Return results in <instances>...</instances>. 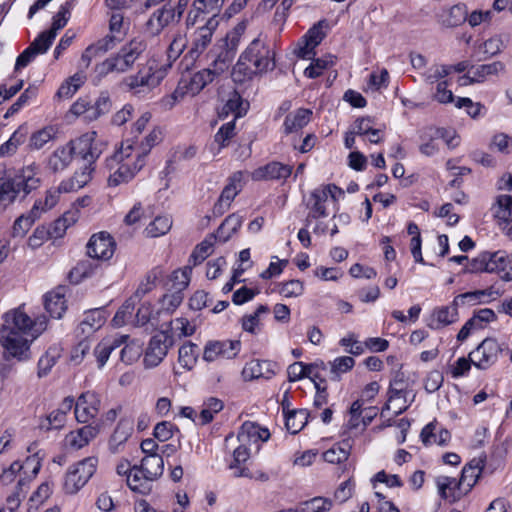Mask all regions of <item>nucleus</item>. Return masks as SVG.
<instances>
[{
  "instance_id": "f257e3e1",
  "label": "nucleus",
  "mask_w": 512,
  "mask_h": 512,
  "mask_svg": "<svg viewBox=\"0 0 512 512\" xmlns=\"http://www.w3.org/2000/svg\"><path fill=\"white\" fill-rule=\"evenodd\" d=\"M46 329V318L36 321L20 309L5 314L0 328V345L5 350V358L24 361L30 358V344Z\"/></svg>"
},
{
  "instance_id": "f03ea898",
  "label": "nucleus",
  "mask_w": 512,
  "mask_h": 512,
  "mask_svg": "<svg viewBox=\"0 0 512 512\" xmlns=\"http://www.w3.org/2000/svg\"><path fill=\"white\" fill-rule=\"evenodd\" d=\"M40 183L39 169L35 165H28L13 176L1 177L0 207L6 208L17 201H23Z\"/></svg>"
},
{
  "instance_id": "7ed1b4c3",
  "label": "nucleus",
  "mask_w": 512,
  "mask_h": 512,
  "mask_svg": "<svg viewBox=\"0 0 512 512\" xmlns=\"http://www.w3.org/2000/svg\"><path fill=\"white\" fill-rule=\"evenodd\" d=\"M274 66V52L260 38H255L241 54L232 77L235 82H242L244 77L267 72Z\"/></svg>"
},
{
  "instance_id": "20e7f679",
  "label": "nucleus",
  "mask_w": 512,
  "mask_h": 512,
  "mask_svg": "<svg viewBox=\"0 0 512 512\" xmlns=\"http://www.w3.org/2000/svg\"><path fill=\"white\" fill-rule=\"evenodd\" d=\"M146 161L134 152L132 143L126 141L111 157L107 158L106 166L111 174L108 178L109 186H118L128 183L145 166Z\"/></svg>"
},
{
  "instance_id": "39448f33",
  "label": "nucleus",
  "mask_w": 512,
  "mask_h": 512,
  "mask_svg": "<svg viewBox=\"0 0 512 512\" xmlns=\"http://www.w3.org/2000/svg\"><path fill=\"white\" fill-rule=\"evenodd\" d=\"M146 47V42L143 39H132L115 56L106 59L99 65L100 73H122L128 71L146 50Z\"/></svg>"
},
{
  "instance_id": "423d86ee",
  "label": "nucleus",
  "mask_w": 512,
  "mask_h": 512,
  "mask_svg": "<svg viewBox=\"0 0 512 512\" xmlns=\"http://www.w3.org/2000/svg\"><path fill=\"white\" fill-rule=\"evenodd\" d=\"M40 460L36 455L27 457L21 464L18 461L13 462L9 468L0 471V482L4 485L11 484L17 477L16 488L23 490L36 477L40 470Z\"/></svg>"
},
{
  "instance_id": "0eeeda50",
  "label": "nucleus",
  "mask_w": 512,
  "mask_h": 512,
  "mask_svg": "<svg viewBox=\"0 0 512 512\" xmlns=\"http://www.w3.org/2000/svg\"><path fill=\"white\" fill-rule=\"evenodd\" d=\"M98 459L87 457L69 467L65 475L64 490L68 494L77 493L96 472Z\"/></svg>"
},
{
  "instance_id": "6e6552de",
  "label": "nucleus",
  "mask_w": 512,
  "mask_h": 512,
  "mask_svg": "<svg viewBox=\"0 0 512 512\" xmlns=\"http://www.w3.org/2000/svg\"><path fill=\"white\" fill-rule=\"evenodd\" d=\"M174 339L167 331H160L155 334L147 347L144 363L146 367L152 368L158 366L173 346Z\"/></svg>"
},
{
  "instance_id": "1a4fd4ad",
  "label": "nucleus",
  "mask_w": 512,
  "mask_h": 512,
  "mask_svg": "<svg viewBox=\"0 0 512 512\" xmlns=\"http://www.w3.org/2000/svg\"><path fill=\"white\" fill-rule=\"evenodd\" d=\"M500 352L498 342L486 338L469 354V358L475 367L485 370L497 361Z\"/></svg>"
},
{
  "instance_id": "9d476101",
  "label": "nucleus",
  "mask_w": 512,
  "mask_h": 512,
  "mask_svg": "<svg viewBox=\"0 0 512 512\" xmlns=\"http://www.w3.org/2000/svg\"><path fill=\"white\" fill-rule=\"evenodd\" d=\"M218 26V20L215 17H209L205 25L199 27L192 35L191 45L187 55L191 59H197L211 43L213 32Z\"/></svg>"
},
{
  "instance_id": "9b49d317",
  "label": "nucleus",
  "mask_w": 512,
  "mask_h": 512,
  "mask_svg": "<svg viewBox=\"0 0 512 512\" xmlns=\"http://www.w3.org/2000/svg\"><path fill=\"white\" fill-rule=\"evenodd\" d=\"M242 181L243 173L241 171H237L229 177L228 184L224 187L218 201L214 204V215L221 216L229 209L231 202L243 188Z\"/></svg>"
},
{
  "instance_id": "f8f14e48",
  "label": "nucleus",
  "mask_w": 512,
  "mask_h": 512,
  "mask_svg": "<svg viewBox=\"0 0 512 512\" xmlns=\"http://www.w3.org/2000/svg\"><path fill=\"white\" fill-rule=\"evenodd\" d=\"M241 343L238 340L210 341L206 344L203 359L213 362L218 359H232L239 353Z\"/></svg>"
},
{
  "instance_id": "ddd939ff",
  "label": "nucleus",
  "mask_w": 512,
  "mask_h": 512,
  "mask_svg": "<svg viewBox=\"0 0 512 512\" xmlns=\"http://www.w3.org/2000/svg\"><path fill=\"white\" fill-rule=\"evenodd\" d=\"M101 406V400L98 394L92 391L82 393L75 404V418L80 423H88L94 419Z\"/></svg>"
},
{
  "instance_id": "4468645a",
  "label": "nucleus",
  "mask_w": 512,
  "mask_h": 512,
  "mask_svg": "<svg viewBox=\"0 0 512 512\" xmlns=\"http://www.w3.org/2000/svg\"><path fill=\"white\" fill-rule=\"evenodd\" d=\"M324 24L325 21L322 20L313 25L298 42V47L295 52L299 58L311 59L315 55V48L325 37V33L322 29Z\"/></svg>"
},
{
  "instance_id": "2eb2a0df",
  "label": "nucleus",
  "mask_w": 512,
  "mask_h": 512,
  "mask_svg": "<svg viewBox=\"0 0 512 512\" xmlns=\"http://www.w3.org/2000/svg\"><path fill=\"white\" fill-rule=\"evenodd\" d=\"M115 251V242L107 232L94 234L87 244V254L91 258L108 260Z\"/></svg>"
},
{
  "instance_id": "dca6fc26",
  "label": "nucleus",
  "mask_w": 512,
  "mask_h": 512,
  "mask_svg": "<svg viewBox=\"0 0 512 512\" xmlns=\"http://www.w3.org/2000/svg\"><path fill=\"white\" fill-rule=\"evenodd\" d=\"M100 432V424H88L77 430L71 431L65 436L66 447L79 450L89 444Z\"/></svg>"
},
{
  "instance_id": "f3484780",
  "label": "nucleus",
  "mask_w": 512,
  "mask_h": 512,
  "mask_svg": "<svg viewBox=\"0 0 512 512\" xmlns=\"http://www.w3.org/2000/svg\"><path fill=\"white\" fill-rule=\"evenodd\" d=\"M327 192L329 189H314L306 203V207L309 210L308 215L305 219V223L309 226L312 220L326 217L328 215L326 211Z\"/></svg>"
},
{
  "instance_id": "a211bd4d",
  "label": "nucleus",
  "mask_w": 512,
  "mask_h": 512,
  "mask_svg": "<svg viewBox=\"0 0 512 512\" xmlns=\"http://www.w3.org/2000/svg\"><path fill=\"white\" fill-rule=\"evenodd\" d=\"M436 485L440 496L450 502L459 500L468 492L464 486L465 484H461V478L457 480L453 477L438 476L436 478Z\"/></svg>"
},
{
  "instance_id": "6ab92c4d",
  "label": "nucleus",
  "mask_w": 512,
  "mask_h": 512,
  "mask_svg": "<svg viewBox=\"0 0 512 512\" xmlns=\"http://www.w3.org/2000/svg\"><path fill=\"white\" fill-rule=\"evenodd\" d=\"M292 173V167L280 162H271L259 167L252 172L255 181L286 179Z\"/></svg>"
},
{
  "instance_id": "aec40b11",
  "label": "nucleus",
  "mask_w": 512,
  "mask_h": 512,
  "mask_svg": "<svg viewBox=\"0 0 512 512\" xmlns=\"http://www.w3.org/2000/svg\"><path fill=\"white\" fill-rule=\"evenodd\" d=\"M174 21H178L174 7L164 5L152 14L146 25L152 35H157Z\"/></svg>"
},
{
  "instance_id": "412c9836",
  "label": "nucleus",
  "mask_w": 512,
  "mask_h": 512,
  "mask_svg": "<svg viewBox=\"0 0 512 512\" xmlns=\"http://www.w3.org/2000/svg\"><path fill=\"white\" fill-rule=\"evenodd\" d=\"M269 437L270 433L267 429L248 421L242 424L238 433L239 442L249 446L253 444L258 446L259 442L267 441Z\"/></svg>"
},
{
  "instance_id": "4be33fe9",
  "label": "nucleus",
  "mask_w": 512,
  "mask_h": 512,
  "mask_svg": "<svg viewBox=\"0 0 512 512\" xmlns=\"http://www.w3.org/2000/svg\"><path fill=\"white\" fill-rule=\"evenodd\" d=\"M93 172L94 167L85 164L82 168L75 171L72 177L62 181L59 185V190L69 193L83 188L91 181Z\"/></svg>"
},
{
  "instance_id": "5701e85b",
  "label": "nucleus",
  "mask_w": 512,
  "mask_h": 512,
  "mask_svg": "<svg viewBox=\"0 0 512 512\" xmlns=\"http://www.w3.org/2000/svg\"><path fill=\"white\" fill-rule=\"evenodd\" d=\"M275 366L276 365L270 361L252 360L244 366L242 375L246 380L258 378L269 379L275 374Z\"/></svg>"
},
{
  "instance_id": "b1692460",
  "label": "nucleus",
  "mask_w": 512,
  "mask_h": 512,
  "mask_svg": "<svg viewBox=\"0 0 512 512\" xmlns=\"http://www.w3.org/2000/svg\"><path fill=\"white\" fill-rule=\"evenodd\" d=\"M51 45L40 35L17 57L15 70L18 71L30 64L37 55L45 53Z\"/></svg>"
},
{
  "instance_id": "393cba45",
  "label": "nucleus",
  "mask_w": 512,
  "mask_h": 512,
  "mask_svg": "<svg viewBox=\"0 0 512 512\" xmlns=\"http://www.w3.org/2000/svg\"><path fill=\"white\" fill-rule=\"evenodd\" d=\"M245 32V25L238 24L233 30L227 33L226 37L221 40V44L216 48L233 62L235 54L241 42L242 35Z\"/></svg>"
},
{
  "instance_id": "a878e982",
  "label": "nucleus",
  "mask_w": 512,
  "mask_h": 512,
  "mask_svg": "<svg viewBox=\"0 0 512 512\" xmlns=\"http://www.w3.org/2000/svg\"><path fill=\"white\" fill-rule=\"evenodd\" d=\"M44 306L51 317L59 319L67 309L64 288L59 287L44 296Z\"/></svg>"
},
{
  "instance_id": "bb28decb",
  "label": "nucleus",
  "mask_w": 512,
  "mask_h": 512,
  "mask_svg": "<svg viewBox=\"0 0 512 512\" xmlns=\"http://www.w3.org/2000/svg\"><path fill=\"white\" fill-rule=\"evenodd\" d=\"M458 320V311L455 307L442 306L433 310L428 326L433 330L442 329Z\"/></svg>"
},
{
  "instance_id": "cd10ccee",
  "label": "nucleus",
  "mask_w": 512,
  "mask_h": 512,
  "mask_svg": "<svg viewBox=\"0 0 512 512\" xmlns=\"http://www.w3.org/2000/svg\"><path fill=\"white\" fill-rule=\"evenodd\" d=\"M73 151L69 143L58 147L48 158V167L53 172L65 170L73 160Z\"/></svg>"
},
{
  "instance_id": "c85d7f7f",
  "label": "nucleus",
  "mask_w": 512,
  "mask_h": 512,
  "mask_svg": "<svg viewBox=\"0 0 512 512\" xmlns=\"http://www.w3.org/2000/svg\"><path fill=\"white\" fill-rule=\"evenodd\" d=\"M128 339V335H121L112 340L104 339L103 341H101L94 349V354L98 362V367H103L107 362L111 352L116 348L120 347L122 344H125L128 341Z\"/></svg>"
},
{
  "instance_id": "c756f323",
  "label": "nucleus",
  "mask_w": 512,
  "mask_h": 512,
  "mask_svg": "<svg viewBox=\"0 0 512 512\" xmlns=\"http://www.w3.org/2000/svg\"><path fill=\"white\" fill-rule=\"evenodd\" d=\"M41 202L35 201L33 207L26 215H21L18 217L12 227V236L13 237H24L34 222L39 218V208Z\"/></svg>"
},
{
  "instance_id": "7c9ffc66",
  "label": "nucleus",
  "mask_w": 512,
  "mask_h": 512,
  "mask_svg": "<svg viewBox=\"0 0 512 512\" xmlns=\"http://www.w3.org/2000/svg\"><path fill=\"white\" fill-rule=\"evenodd\" d=\"M249 103L244 101L237 91H233L223 106L220 116H228L233 114L235 121L237 118L246 114Z\"/></svg>"
},
{
  "instance_id": "2f4dec72",
  "label": "nucleus",
  "mask_w": 512,
  "mask_h": 512,
  "mask_svg": "<svg viewBox=\"0 0 512 512\" xmlns=\"http://www.w3.org/2000/svg\"><path fill=\"white\" fill-rule=\"evenodd\" d=\"M311 115L312 111L304 108H300L294 113L288 114L283 124L284 132L290 134L302 129L309 123Z\"/></svg>"
},
{
  "instance_id": "473e14b6",
  "label": "nucleus",
  "mask_w": 512,
  "mask_h": 512,
  "mask_svg": "<svg viewBox=\"0 0 512 512\" xmlns=\"http://www.w3.org/2000/svg\"><path fill=\"white\" fill-rule=\"evenodd\" d=\"M207 57L211 60L209 66L205 70H209L212 77L218 78L223 73L227 72L230 68L232 61L226 57L216 47L209 51Z\"/></svg>"
},
{
  "instance_id": "72a5a7b5",
  "label": "nucleus",
  "mask_w": 512,
  "mask_h": 512,
  "mask_svg": "<svg viewBox=\"0 0 512 512\" xmlns=\"http://www.w3.org/2000/svg\"><path fill=\"white\" fill-rule=\"evenodd\" d=\"M126 84L130 90H134L135 93H142L149 91L151 88L159 84V78L155 77L154 74L143 73L140 71L138 74L131 76L126 79Z\"/></svg>"
},
{
  "instance_id": "f704fd0d",
  "label": "nucleus",
  "mask_w": 512,
  "mask_h": 512,
  "mask_svg": "<svg viewBox=\"0 0 512 512\" xmlns=\"http://www.w3.org/2000/svg\"><path fill=\"white\" fill-rule=\"evenodd\" d=\"M127 485L128 487L140 494H148L151 490V482L152 479H147L145 476V472L142 469L135 465L132 467V472L127 475Z\"/></svg>"
},
{
  "instance_id": "c9c22d12",
  "label": "nucleus",
  "mask_w": 512,
  "mask_h": 512,
  "mask_svg": "<svg viewBox=\"0 0 512 512\" xmlns=\"http://www.w3.org/2000/svg\"><path fill=\"white\" fill-rule=\"evenodd\" d=\"M139 467L145 472L147 479L157 480L164 471L162 455H146Z\"/></svg>"
},
{
  "instance_id": "e433bc0d",
  "label": "nucleus",
  "mask_w": 512,
  "mask_h": 512,
  "mask_svg": "<svg viewBox=\"0 0 512 512\" xmlns=\"http://www.w3.org/2000/svg\"><path fill=\"white\" fill-rule=\"evenodd\" d=\"M493 216L502 223L507 224L512 217V195L502 194L497 196L492 208Z\"/></svg>"
},
{
  "instance_id": "4c0bfd02",
  "label": "nucleus",
  "mask_w": 512,
  "mask_h": 512,
  "mask_svg": "<svg viewBox=\"0 0 512 512\" xmlns=\"http://www.w3.org/2000/svg\"><path fill=\"white\" fill-rule=\"evenodd\" d=\"M106 321L105 311L102 309H92L85 313L84 319L80 323V328L83 333L90 334L99 328Z\"/></svg>"
},
{
  "instance_id": "58836bf2",
  "label": "nucleus",
  "mask_w": 512,
  "mask_h": 512,
  "mask_svg": "<svg viewBox=\"0 0 512 512\" xmlns=\"http://www.w3.org/2000/svg\"><path fill=\"white\" fill-rule=\"evenodd\" d=\"M132 431L133 428L129 421L120 420L109 440L110 450L113 453H117L119 451V447L131 436Z\"/></svg>"
},
{
  "instance_id": "ea45409f",
  "label": "nucleus",
  "mask_w": 512,
  "mask_h": 512,
  "mask_svg": "<svg viewBox=\"0 0 512 512\" xmlns=\"http://www.w3.org/2000/svg\"><path fill=\"white\" fill-rule=\"evenodd\" d=\"M351 450V444L349 440H343L338 445L333 446L323 453V458L326 462L332 464H340L345 462Z\"/></svg>"
},
{
  "instance_id": "a19ab883",
  "label": "nucleus",
  "mask_w": 512,
  "mask_h": 512,
  "mask_svg": "<svg viewBox=\"0 0 512 512\" xmlns=\"http://www.w3.org/2000/svg\"><path fill=\"white\" fill-rule=\"evenodd\" d=\"M78 213V210H70L65 212L62 217L55 220L49 228L51 237L55 239L62 237L67 228L77 221Z\"/></svg>"
},
{
  "instance_id": "79ce46f5",
  "label": "nucleus",
  "mask_w": 512,
  "mask_h": 512,
  "mask_svg": "<svg viewBox=\"0 0 512 512\" xmlns=\"http://www.w3.org/2000/svg\"><path fill=\"white\" fill-rule=\"evenodd\" d=\"M308 421V412L304 409L287 411L285 425L291 434L300 432Z\"/></svg>"
},
{
  "instance_id": "37998d69",
  "label": "nucleus",
  "mask_w": 512,
  "mask_h": 512,
  "mask_svg": "<svg viewBox=\"0 0 512 512\" xmlns=\"http://www.w3.org/2000/svg\"><path fill=\"white\" fill-rule=\"evenodd\" d=\"M505 71V65L501 61H495L489 64L471 66L470 73L474 74V81L484 82L488 76L498 75Z\"/></svg>"
},
{
  "instance_id": "c03bdc74",
  "label": "nucleus",
  "mask_w": 512,
  "mask_h": 512,
  "mask_svg": "<svg viewBox=\"0 0 512 512\" xmlns=\"http://www.w3.org/2000/svg\"><path fill=\"white\" fill-rule=\"evenodd\" d=\"M57 134V129L54 126L44 127L30 136L29 148L31 150H40L48 142L52 141Z\"/></svg>"
},
{
  "instance_id": "a18cd8bd",
  "label": "nucleus",
  "mask_w": 512,
  "mask_h": 512,
  "mask_svg": "<svg viewBox=\"0 0 512 512\" xmlns=\"http://www.w3.org/2000/svg\"><path fill=\"white\" fill-rule=\"evenodd\" d=\"M96 138V132H89L81 135L80 137L69 141V145L73 151L74 155H79L84 159L88 155L92 144L94 143Z\"/></svg>"
},
{
  "instance_id": "49530a36",
  "label": "nucleus",
  "mask_w": 512,
  "mask_h": 512,
  "mask_svg": "<svg viewBox=\"0 0 512 512\" xmlns=\"http://www.w3.org/2000/svg\"><path fill=\"white\" fill-rule=\"evenodd\" d=\"M172 227V218L168 215L157 216L149 225L145 231L147 236L155 238L165 235L170 231Z\"/></svg>"
},
{
  "instance_id": "de8ad7c7",
  "label": "nucleus",
  "mask_w": 512,
  "mask_h": 512,
  "mask_svg": "<svg viewBox=\"0 0 512 512\" xmlns=\"http://www.w3.org/2000/svg\"><path fill=\"white\" fill-rule=\"evenodd\" d=\"M197 357L198 346L196 344L188 342L179 348L178 361L183 368L192 369L197 361Z\"/></svg>"
},
{
  "instance_id": "09e8293b",
  "label": "nucleus",
  "mask_w": 512,
  "mask_h": 512,
  "mask_svg": "<svg viewBox=\"0 0 512 512\" xmlns=\"http://www.w3.org/2000/svg\"><path fill=\"white\" fill-rule=\"evenodd\" d=\"M223 403L217 398H209L203 404V408L198 416V424L205 425L213 420L214 414L221 411Z\"/></svg>"
},
{
  "instance_id": "8fccbe9b",
  "label": "nucleus",
  "mask_w": 512,
  "mask_h": 512,
  "mask_svg": "<svg viewBox=\"0 0 512 512\" xmlns=\"http://www.w3.org/2000/svg\"><path fill=\"white\" fill-rule=\"evenodd\" d=\"M297 507L299 512H328L332 508V501L324 497H314Z\"/></svg>"
},
{
  "instance_id": "3c124183",
  "label": "nucleus",
  "mask_w": 512,
  "mask_h": 512,
  "mask_svg": "<svg viewBox=\"0 0 512 512\" xmlns=\"http://www.w3.org/2000/svg\"><path fill=\"white\" fill-rule=\"evenodd\" d=\"M60 356L59 349L56 347H50L46 353L38 361V377L42 378L46 376L52 367L56 364L57 359Z\"/></svg>"
},
{
  "instance_id": "603ef678",
  "label": "nucleus",
  "mask_w": 512,
  "mask_h": 512,
  "mask_svg": "<svg viewBox=\"0 0 512 512\" xmlns=\"http://www.w3.org/2000/svg\"><path fill=\"white\" fill-rule=\"evenodd\" d=\"M51 493V485L48 482L42 483L29 498L28 512H36L38 510V507L49 498Z\"/></svg>"
},
{
  "instance_id": "864d4df0",
  "label": "nucleus",
  "mask_w": 512,
  "mask_h": 512,
  "mask_svg": "<svg viewBox=\"0 0 512 512\" xmlns=\"http://www.w3.org/2000/svg\"><path fill=\"white\" fill-rule=\"evenodd\" d=\"M215 80L212 77L209 70L202 69L201 71L195 73L189 82L188 89L192 95L198 94L201 90H203L209 83Z\"/></svg>"
},
{
  "instance_id": "5fc2aeb1",
  "label": "nucleus",
  "mask_w": 512,
  "mask_h": 512,
  "mask_svg": "<svg viewBox=\"0 0 512 512\" xmlns=\"http://www.w3.org/2000/svg\"><path fill=\"white\" fill-rule=\"evenodd\" d=\"M250 457L249 445H244V443H240V445L233 452V462L230 464L231 469H237L235 472V476H247L245 468H240L239 465L241 463L246 462Z\"/></svg>"
},
{
  "instance_id": "6e6d98bb",
  "label": "nucleus",
  "mask_w": 512,
  "mask_h": 512,
  "mask_svg": "<svg viewBox=\"0 0 512 512\" xmlns=\"http://www.w3.org/2000/svg\"><path fill=\"white\" fill-rule=\"evenodd\" d=\"M161 136L162 133L159 129H153L141 144L136 149L134 148V152L145 159L151 148L161 141Z\"/></svg>"
},
{
  "instance_id": "4d7b16f0",
  "label": "nucleus",
  "mask_w": 512,
  "mask_h": 512,
  "mask_svg": "<svg viewBox=\"0 0 512 512\" xmlns=\"http://www.w3.org/2000/svg\"><path fill=\"white\" fill-rule=\"evenodd\" d=\"M65 14L66 10L64 7H62L61 10L58 11V13L54 16L51 29L40 34V36L50 45L55 39L57 31L62 29L67 23Z\"/></svg>"
},
{
  "instance_id": "13d9d810",
  "label": "nucleus",
  "mask_w": 512,
  "mask_h": 512,
  "mask_svg": "<svg viewBox=\"0 0 512 512\" xmlns=\"http://www.w3.org/2000/svg\"><path fill=\"white\" fill-rule=\"evenodd\" d=\"M213 241V237L211 236L203 240L196 246L189 261H192L193 265L202 263L211 254Z\"/></svg>"
},
{
  "instance_id": "bf43d9fd",
  "label": "nucleus",
  "mask_w": 512,
  "mask_h": 512,
  "mask_svg": "<svg viewBox=\"0 0 512 512\" xmlns=\"http://www.w3.org/2000/svg\"><path fill=\"white\" fill-rule=\"evenodd\" d=\"M467 19V9L463 4H457L450 8L445 23L449 27H457Z\"/></svg>"
},
{
  "instance_id": "052dcab7",
  "label": "nucleus",
  "mask_w": 512,
  "mask_h": 512,
  "mask_svg": "<svg viewBox=\"0 0 512 512\" xmlns=\"http://www.w3.org/2000/svg\"><path fill=\"white\" fill-rule=\"evenodd\" d=\"M128 23L124 22V16L121 12H112L109 21V32L114 35H120L124 39L128 30Z\"/></svg>"
},
{
  "instance_id": "680f3d73",
  "label": "nucleus",
  "mask_w": 512,
  "mask_h": 512,
  "mask_svg": "<svg viewBox=\"0 0 512 512\" xmlns=\"http://www.w3.org/2000/svg\"><path fill=\"white\" fill-rule=\"evenodd\" d=\"M110 108L111 101L109 96L106 94H101L96 100L95 104L91 106V114L86 115V118L89 120L97 119L101 115L108 113Z\"/></svg>"
},
{
  "instance_id": "e2e57ef3",
  "label": "nucleus",
  "mask_w": 512,
  "mask_h": 512,
  "mask_svg": "<svg viewBox=\"0 0 512 512\" xmlns=\"http://www.w3.org/2000/svg\"><path fill=\"white\" fill-rule=\"evenodd\" d=\"M191 267H185L182 270H176L172 273L171 282L172 289L176 291H183L190 282Z\"/></svg>"
},
{
  "instance_id": "0e129e2a",
  "label": "nucleus",
  "mask_w": 512,
  "mask_h": 512,
  "mask_svg": "<svg viewBox=\"0 0 512 512\" xmlns=\"http://www.w3.org/2000/svg\"><path fill=\"white\" fill-rule=\"evenodd\" d=\"M303 290V283L299 280H290L279 285V293L286 298L298 297Z\"/></svg>"
},
{
  "instance_id": "69168bd1",
  "label": "nucleus",
  "mask_w": 512,
  "mask_h": 512,
  "mask_svg": "<svg viewBox=\"0 0 512 512\" xmlns=\"http://www.w3.org/2000/svg\"><path fill=\"white\" fill-rule=\"evenodd\" d=\"M235 135V121H229L226 124L222 125L218 132L215 134V142L219 144V146L225 147L228 144V141Z\"/></svg>"
},
{
  "instance_id": "338daca9",
  "label": "nucleus",
  "mask_w": 512,
  "mask_h": 512,
  "mask_svg": "<svg viewBox=\"0 0 512 512\" xmlns=\"http://www.w3.org/2000/svg\"><path fill=\"white\" fill-rule=\"evenodd\" d=\"M65 422L66 416L55 409L41 422L40 427L46 430L60 429L64 426Z\"/></svg>"
},
{
  "instance_id": "774afa93",
  "label": "nucleus",
  "mask_w": 512,
  "mask_h": 512,
  "mask_svg": "<svg viewBox=\"0 0 512 512\" xmlns=\"http://www.w3.org/2000/svg\"><path fill=\"white\" fill-rule=\"evenodd\" d=\"M52 238L50 229L45 226H38L28 238V246L32 249L39 248L46 240Z\"/></svg>"
}]
</instances>
